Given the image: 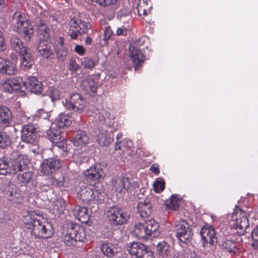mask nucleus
<instances>
[{"label":"nucleus","instance_id":"37","mask_svg":"<svg viewBox=\"0 0 258 258\" xmlns=\"http://www.w3.org/2000/svg\"><path fill=\"white\" fill-rule=\"evenodd\" d=\"M80 63L84 69L92 70L97 64L98 62L92 57L86 56L80 58Z\"/></svg>","mask_w":258,"mask_h":258},{"label":"nucleus","instance_id":"1","mask_svg":"<svg viewBox=\"0 0 258 258\" xmlns=\"http://www.w3.org/2000/svg\"><path fill=\"white\" fill-rule=\"evenodd\" d=\"M23 221L25 227L31 229L32 234L36 237L46 239L53 234L51 224L34 211L27 212Z\"/></svg>","mask_w":258,"mask_h":258},{"label":"nucleus","instance_id":"36","mask_svg":"<svg viewBox=\"0 0 258 258\" xmlns=\"http://www.w3.org/2000/svg\"><path fill=\"white\" fill-rule=\"evenodd\" d=\"M12 119L11 111L5 106H0V121L5 124H8Z\"/></svg>","mask_w":258,"mask_h":258},{"label":"nucleus","instance_id":"32","mask_svg":"<svg viewBox=\"0 0 258 258\" xmlns=\"http://www.w3.org/2000/svg\"><path fill=\"white\" fill-rule=\"evenodd\" d=\"M66 204L64 200L58 199L54 202L51 208V212L54 215H59L63 213L66 209Z\"/></svg>","mask_w":258,"mask_h":258},{"label":"nucleus","instance_id":"15","mask_svg":"<svg viewBox=\"0 0 258 258\" xmlns=\"http://www.w3.org/2000/svg\"><path fill=\"white\" fill-rule=\"evenodd\" d=\"M17 67L14 62L8 59L0 56V73L8 76L17 73Z\"/></svg>","mask_w":258,"mask_h":258},{"label":"nucleus","instance_id":"8","mask_svg":"<svg viewBox=\"0 0 258 258\" xmlns=\"http://www.w3.org/2000/svg\"><path fill=\"white\" fill-rule=\"evenodd\" d=\"M63 105L68 110L80 114L86 107V102L81 94L73 93L65 100Z\"/></svg>","mask_w":258,"mask_h":258},{"label":"nucleus","instance_id":"17","mask_svg":"<svg viewBox=\"0 0 258 258\" xmlns=\"http://www.w3.org/2000/svg\"><path fill=\"white\" fill-rule=\"evenodd\" d=\"M38 27V33L41 37L40 40H48L50 36V29L47 25L46 21L42 18H38L36 20Z\"/></svg>","mask_w":258,"mask_h":258},{"label":"nucleus","instance_id":"20","mask_svg":"<svg viewBox=\"0 0 258 258\" xmlns=\"http://www.w3.org/2000/svg\"><path fill=\"white\" fill-rule=\"evenodd\" d=\"M25 88L28 89L31 92L35 94L41 93L43 91L42 84L35 77H30L25 82Z\"/></svg>","mask_w":258,"mask_h":258},{"label":"nucleus","instance_id":"30","mask_svg":"<svg viewBox=\"0 0 258 258\" xmlns=\"http://www.w3.org/2000/svg\"><path fill=\"white\" fill-rule=\"evenodd\" d=\"M10 42L13 48L19 54L25 52V51L29 49L28 47L23 44L21 40L17 37H12Z\"/></svg>","mask_w":258,"mask_h":258},{"label":"nucleus","instance_id":"16","mask_svg":"<svg viewBox=\"0 0 258 258\" xmlns=\"http://www.w3.org/2000/svg\"><path fill=\"white\" fill-rule=\"evenodd\" d=\"M239 244L234 240L225 239L221 244L223 251L229 253L232 256L239 255L241 250Z\"/></svg>","mask_w":258,"mask_h":258},{"label":"nucleus","instance_id":"54","mask_svg":"<svg viewBox=\"0 0 258 258\" xmlns=\"http://www.w3.org/2000/svg\"><path fill=\"white\" fill-rule=\"evenodd\" d=\"M67 141L62 137V140L59 141L58 143H55L54 144L55 146L61 149L63 152H67Z\"/></svg>","mask_w":258,"mask_h":258},{"label":"nucleus","instance_id":"57","mask_svg":"<svg viewBox=\"0 0 258 258\" xmlns=\"http://www.w3.org/2000/svg\"><path fill=\"white\" fill-rule=\"evenodd\" d=\"M140 258H155L153 255V252L149 249L147 247L146 248L145 250L143 253V254L140 256Z\"/></svg>","mask_w":258,"mask_h":258},{"label":"nucleus","instance_id":"13","mask_svg":"<svg viewBox=\"0 0 258 258\" xmlns=\"http://www.w3.org/2000/svg\"><path fill=\"white\" fill-rule=\"evenodd\" d=\"M61 167L59 160L49 158L44 160L41 165V171L45 174L50 175L57 171Z\"/></svg>","mask_w":258,"mask_h":258},{"label":"nucleus","instance_id":"21","mask_svg":"<svg viewBox=\"0 0 258 258\" xmlns=\"http://www.w3.org/2000/svg\"><path fill=\"white\" fill-rule=\"evenodd\" d=\"M147 247L140 242H133L127 245V250L132 255L140 258Z\"/></svg>","mask_w":258,"mask_h":258},{"label":"nucleus","instance_id":"26","mask_svg":"<svg viewBox=\"0 0 258 258\" xmlns=\"http://www.w3.org/2000/svg\"><path fill=\"white\" fill-rule=\"evenodd\" d=\"M85 175L88 179L97 180L102 177V169L96 166L91 167L84 172Z\"/></svg>","mask_w":258,"mask_h":258},{"label":"nucleus","instance_id":"31","mask_svg":"<svg viewBox=\"0 0 258 258\" xmlns=\"http://www.w3.org/2000/svg\"><path fill=\"white\" fill-rule=\"evenodd\" d=\"M135 234L140 238H146L149 236L146 230V222H138L135 224L134 229Z\"/></svg>","mask_w":258,"mask_h":258},{"label":"nucleus","instance_id":"53","mask_svg":"<svg viewBox=\"0 0 258 258\" xmlns=\"http://www.w3.org/2000/svg\"><path fill=\"white\" fill-rule=\"evenodd\" d=\"M113 34V31L110 26H107L104 31V38L103 40L104 43L107 45L109 40L111 38Z\"/></svg>","mask_w":258,"mask_h":258},{"label":"nucleus","instance_id":"60","mask_svg":"<svg viewBox=\"0 0 258 258\" xmlns=\"http://www.w3.org/2000/svg\"><path fill=\"white\" fill-rule=\"evenodd\" d=\"M97 120L100 122V124H104L106 122V118L105 117V114L104 113V111H102L101 113H100L97 115Z\"/></svg>","mask_w":258,"mask_h":258},{"label":"nucleus","instance_id":"33","mask_svg":"<svg viewBox=\"0 0 258 258\" xmlns=\"http://www.w3.org/2000/svg\"><path fill=\"white\" fill-rule=\"evenodd\" d=\"M157 251L159 254L163 257H166L171 254L172 249L169 244L164 241H161L158 244Z\"/></svg>","mask_w":258,"mask_h":258},{"label":"nucleus","instance_id":"45","mask_svg":"<svg viewBox=\"0 0 258 258\" xmlns=\"http://www.w3.org/2000/svg\"><path fill=\"white\" fill-rule=\"evenodd\" d=\"M11 144L9 136L6 132H0V148H5Z\"/></svg>","mask_w":258,"mask_h":258},{"label":"nucleus","instance_id":"25","mask_svg":"<svg viewBox=\"0 0 258 258\" xmlns=\"http://www.w3.org/2000/svg\"><path fill=\"white\" fill-rule=\"evenodd\" d=\"M151 4L148 1L139 0L137 9L138 15L144 19L151 12Z\"/></svg>","mask_w":258,"mask_h":258},{"label":"nucleus","instance_id":"41","mask_svg":"<svg viewBox=\"0 0 258 258\" xmlns=\"http://www.w3.org/2000/svg\"><path fill=\"white\" fill-rule=\"evenodd\" d=\"M19 172L17 175L19 181L23 184H26L30 181L33 175L32 172L26 170Z\"/></svg>","mask_w":258,"mask_h":258},{"label":"nucleus","instance_id":"27","mask_svg":"<svg viewBox=\"0 0 258 258\" xmlns=\"http://www.w3.org/2000/svg\"><path fill=\"white\" fill-rule=\"evenodd\" d=\"M89 138L87 133L82 131H79L77 132L74 139L73 140V143L74 146H80L86 145L89 142Z\"/></svg>","mask_w":258,"mask_h":258},{"label":"nucleus","instance_id":"11","mask_svg":"<svg viewBox=\"0 0 258 258\" xmlns=\"http://www.w3.org/2000/svg\"><path fill=\"white\" fill-rule=\"evenodd\" d=\"M139 42H136L130 46L131 58L135 70H138L142 67L144 62L145 56L143 54L142 49L139 48Z\"/></svg>","mask_w":258,"mask_h":258},{"label":"nucleus","instance_id":"47","mask_svg":"<svg viewBox=\"0 0 258 258\" xmlns=\"http://www.w3.org/2000/svg\"><path fill=\"white\" fill-rule=\"evenodd\" d=\"M10 81V79H5L1 81V89L3 91L9 93H11L13 92Z\"/></svg>","mask_w":258,"mask_h":258},{"label":"nucleus","instance_id":"52","mask_svg":"<svg viewBox=\"0 0 258 258\" xmlns=\"http://www.w3.org/2000/svg\"><path fill=\"white\" fill-rule=\"evenodd\" d=\"M81 68L80 66L77 62L76 59L71 58L69 60V69L72 73H76Z\"/></svg>","mask_w":258,"mask_h":258},{"label":"nucleus","instance_id":"5","mask_svg":"<svg viewBox=\"0 0 258 258\" xmlns=\"http://www.w3.org/2000/svg\"><path fill=\"white\" fill-rule=\"evenodd\" d=\"M80 199L84 202L102 203L105 196V193L101 185L98 184L91 188L90 186L83 185L78 190Z\"/></svg>","mask_w":258,"mask_h":258},{"label":"nucleus","instance_id":"6","mask_svg":"<svg viewBox=\"0 0 258 258\" xmlns=\"http://www.w3.org/2000/svg\"><path fill=\"white\" fill-rule=\"evenodd\" d=\"M106 215L109 222L113 226L124 225L131 219L130 215L127 212L117 206L108 208Z\"/></svg>","mask_w":258,"mask_h":258},{"label":"nucleus","instance_id":"35","mask_svg":"<svg viewBox=\"0 0 258 258\" xmlns=\"http://www.w3.org/2000/svg\"><path fill=\"white\" fill-rule=\"evenodd\" d=\"M146 230L148 233L149 236H156L155 233L159 227V223L153 219H151L145 221Z\"/></svg>","mask_w":258,"mask_h":258},{"label":"nucleus","instance_id":"40","mask_svg":"<svg viewBox=\"0 0 258 258\" xmlns=\"http://www.w3.org/2000/svg\"><path fill=\"white\" fill-rule=\"evenodd\" d=\"M179 199L176 195H172L169 200L165 202L166 207L172 210H177L179 209Z\"/></svg>","mask_w":258,"mask_h":258},{"label":"nucleus","instance_id":"46","mask_svg":"<svg viewBox=\"0 0 258 258\" xmlns=\"http://www.w3.org/2000/svg\"><path fill=\"white\" fill-rule=\"evenodd\" d=\"M11 172V167H10L9 163L0 159V174L6 175Z\"/></svg>","mask_w":258,"mask_h":258},{"label":"nucleus","instance_id":"64","mask_svg":"<svg viewBox=\"0 0 258 258\" xmlns=\"http://www.w3.org/2000/svg\"><path fill=\"white\" fill-rule=\"evenodd\" d=\"M38 113L40 117L46 118L49 115L47 112H44L43 109H40L38 111Z\"/></svg>","mask_w":258,"mask_h":258},{"label":"nucleus","instance_id":"58","mask_svg":"<svg viewBox=\"0 0 258 258\" xmlns=\"http://www.w3.org/2000/svg\"><path fill=\"white\" fill-rule=\"evenodd\" d=\"M184 258H199L197 254L190 250H187L184 251L183 253Z\"/></svg>","mask_w":258,"mask_h":258},{"label":"nucleus","instance_id":"43","mask_svg":"<svg viewBox=\"0 0 258 258\" xmlns=\"http://www.w3.org/2000/svg\"><path fill=\"white\" fill-rule=\"evenodd\" d=\"M53 184L58 187H69L70 181L68 177L65 176H61L58 179L54 178L52 180Z\"/></svg>","mask_w":258,"mask_h":258},{"label":"nucleus","instance_id":"55","mask_svg":"<svg viewBox=\"0 0 258 258\" xmlns=\"http://www.w3.org/2000/svg\"><path fill=\"white\" fill-rule=\"evenodd\" d=\"M74 51L80 56H83L85 54L86 49L81 45L77 44L74 48Z\"/></svg>","mask_w":258,"mask_h":258},{"label":"nucleus","instance_id":"59","mask_svg":"<svg viewBox=\"0 0 258 258\" xmlns=\"http://www.w3.org/2000/svg\"><path fill=\"white\" fill-rule=\"evenodd\" d=\"M5 43V38L4 36L3 32L0 31V51H3L6 48Z\"/></svg>","mask_w":258,"mask_h":258},{"label":"nucleus","instance_id":"42","mask_svg":"<svg viewBox=\"0 0 258 258\" xmlns=\"http://www.w3.org/2000/svg\"><path fill=\"white\" fill-rule=\"evenodd\" d=\"M113 141V138L110 137L106 134L101 133L98 135L97 142L100 146H107Z\"/></svg>","mask_w":258,"mask_h":258},{"label":"nucleus","instance_id":"3","mask_svg":"<svg viewBox=\"0 0 258 258\" xmlns=\"http://www.w3.org/2000/svg\"><path fill=\"white\" fill-rule=\"evenodd\" d=\"M13 20L17 32L26 41H30L34 35V28L25 14L20 11H17L13 14Z\"/></svg>","mask_w":258,"mask_h":258},{"label":"nucleus","instance_id":"2","mask_svg":"<svg viewBox=\"0 0 258 258\" xmlns=\"http://www.w3.org/2000/svg\"><path fill=\"white\" fill-rule=\"evenodd\" d=\"M251 211L247 208L243 210L237 206H235L230 222V228L237 236H241L246 233L249 227L248 217Z\"/></svg>","mask_w":258,"mask_h":258},{"label":"nucleus","instance_id":"50","mask_svg":"<svg viewBox=\"0 0 258 258\" xmlns=\"http://www.w3.org/2000/svg\"><path fill=\"white\" fill-rule=\"evenodd\" d=\"M153 187L154 191L157 193H160L165 188V182L163 180H156L154 184Z\"/></svg>","mask_w":258,"mask_h":258},{"label":"nucleus","instance_id":"44","mask_svg":"<svg viewBox=\"0 0 258 258\" xmlns=\"http://www.w3.org/2000/svg\"><path fill=\"white\" fill-rule=\"evenodd\" d=\"M48 95L52 101L59 100L60 98V92L58 88L54 86H50L48 89Z\"/></svg>","mask_w":258,"mask_h":258},{"label":"nucleus","instance_id":"19","mask_svg":"<svg viewBox=\"0 0 258 258\" xmlns=\"http://www.w3.org/2000/svg\"><path fill=\"white\" fill-rule=\"evenodd\" d=\"M73 213L75 217L81 223L85 224L89 223L90 215L87 208L76 206L73 210Z\"/></svg>","mask_w":258,"mask_h":258},{"label":"nucleus","instance_id":"22","mask_svg":"<svg viewBox=\"0 0 258 258\" xmlns=\"http://www.w3.org/2000/svg\"><path fill=\"white\" fill-rule=\"evenodd\" d=\"M100 249L103 254L108 258H113L118 253V248L116 245L111 242H104L101 245Z\"/></svg>","mask_w":258,"mask_h":258},{"label":"nucleus","instance_id":"62","mask_svg":"<svg viewBox=\"0 0 258 258\" xmlns=\"http://www.w3.org/2000/svg\"><path fill=\"white\" fill-rule=\"evenodd\" d=\"M150 170L153 172L155 175H157L160 173L159 168L158 165L156 164H153L150 167Z\"/></svg>","mask_w":258,"mask_h":258},{"label":"nucleus","instance_id":"56","mask_svg":"<svg viewBox=\"0 0 258 258\" xmlns=\"http://www.w3.org/2000/svg\"><path fill=\"white\" fill-rule=\"evenodd\" d=\"M127 34V29L124 26L117 28L116 31V35L117 36H125Z\"/></svg>","mask_w":258,"mask_h":258},{"label":"nucleus","instance_id":"18","mask_svg":"<svg viewBox=\"0 0 258 258\" xmlns=\"http://www.w3.org/2000/svg\"><path fill=\"white\" fill-rule=\"evenodd\" d=\"M137 209L142 218L149 217L153 211L152 205L149 199H145L143 202H139Z\"/></svg>","mask_w":258,"mask_h":258},{"label":"nucleus","instance_id":"14","mask_svg":"<svg viewBox=\"0 0 258 258\" xmlns=\"http://www.w3.org/2000/svg\"><path fill=\"white\" fill-rule=\"evenodd\" d=\"M29 160L26 156L19 155L16 159H14L11 163V169L14 173L21 172L24 170H28L27 164Z\"/></svg>","mask_w":258,"mask_h":258},{"label":"nucleus","instance_id":"4","mask_svg":"<svg viewBox=\"0 0 258 258\" xmlns=\"http://www.w3.org/2000/svg\"><path fill=\"white\" fill-rule=\"evenodd\" d=\"M86 239L84 227L77 224L72 223L64 236V242L66 246L69 247H80Z\"/></svg>","mask_w":258,"mask_h":258},{"label":"nucleus","instance_id":"12","mask_svg":"<svg viewBox=\"0 0 258 258\" xmlns=\"http://www.w3.org/2000/svg\"><path fill=\"white\" fill-rule=\"evenodd\" d=\"M203 245L204 247L208 246V244L213 245L216 237L215 229L211 226L206 225L201 230Z\"/></svg>","mask_w":258,"mask_h":258},{"label":"nucleus","instance_id":"29","mask_svg":"<svg viewBox=\"0 0 258 258\" xmlns=\"http://www.w3.org/2000/svg\"><path fill=\"white\" fill-rule=\"evenodd\" d=\"M74 118L69 113H60L56 120V124L59 128H63L70 126Z\"/></svg>","mask_w":258,"mask_h":258},{"label":"nucleus","instance_id":"51","mask_svg":"<svg viewBox=\"0 0 258 258\" xmlns=\"http://www.w3.org/2000/svg\"><path fill=\"white\" fill-rule=\"evenodd\" d=\"M253 240L251 246L254 249H258V226L254 228L251 233Z\"/></svg>","mask_w":258,"mask_h":258},{"label":"nucleus","instance_id":"61","mask_svg":"<svg viewBox=\"0 0 258 258\" xmlns=\"http://www.w3.org/2000/svg\"><path fill=\"white\" fill-rule=\"evenodd\" d=\"M130 188H128V191H132V190H135L137 189L139 187V184L138 181H133V183H131L130 181Z\"/></svg>","mask_w":258,"mask_h":258},{"label":"nucleus","instance_id":"38","mask_svg":"<svg viewBox=\"0 0 258 258\" xmlns=\"http://www.w3.org/2000/svg\"><path fill=\"white\" fill-rule=\"evenodd\" d=\"M82 86L86 92L95 93L97 89V84L93 79H86L83 81L82 83Z\"/></svg>","mask_w":258,"mask_h":258},{"label":"nucleus","instance_id":"28","mask_svg":"<svg viewBox=\"0 0 258 258\" xmlns=\"http://www.w3.org/2000/svg\"><path fill=\"white\" fill-rule=\"evenodd\" d=\"M130 185V179L124 177H119L117 178L114 184L116 190L119 192H121L124 190L128 191Z\"/></svg>","mask_w":258,"mask_h":258},{"label":"nucleus","instance_id":"34","mask_svg":"<svg viewBox=\"0 0 258 258\" xmlns=\"http://www.w3.org/2000/svg\"><path fill=\"white\" fill-rule=\"evenodd\" d=\"M46 136L49 140L52 142V144L58 143L59 141L62 140V133L60 130L56 128H51L46 132Z\"/></svg>","mask_w":258,"mask_h":258},{"label":"nucleus","instance_id":"39","mask_svg":"<svg viewBox=\"0 0 258 258\" xmlns=\"http://www.w3.org/2000/svg\"><path fill=\"white\" fill-rule=\"evenodd\" d=\"M10 81L13 91H21L23 87H25L26 85V84L23 81V79L21 77L10 79Z\"/></svg>","mask_w":258,"mask_h":258},{"label":"nucleus","instance_id":"23","mask_svg":"<svg viewBox=\"0 0 258 258\" xmlns=\"http://www.w3.org/2000/svg\"><path fill=\"white\" fill-rule=\"evenodd\" d=\"M21 57V67L24 71H27L32 68L34 61L29 48L25 52L19 54Z\"/></svg>","mask_w":258,"mask_h":258},{"label":"nucleus","instance_id":"9","mask_svg":"<svg viewBox=\"0 0 258 258\" xmlns=\"http://www.w3.org/2000/svg\"><path fill=\"white\" fill-rule=\"evenodd\" d=\"M70 25L69 35L72 39H76L79 35L86 33L91 27L90 23L76 17L71 19Z\"/></svg>","mask_w":258,"mask_h":258},{"label":"nucleus","instance_id":"49","mask_svg":"<svg viewBox=\"0 0 258 258\" xmlns=\"http://www.w3.org/2000/svg\"><path fill=\"white\" fill-rule=\"evenodd\" d=\"M119 0H96V2L102 7H114L119 4Z\"/></svg>","mask_w":258,"mask_h":258},{"label":"nucleus","instance_id":"7","mask_svg":"<svg viewBox=\"0 0 258 258\" xmlns=\"http://www.w3.org/2000/svg\"><path fill=\"white\" fill-rule=\"evenodd\" d=\"M174 230L176 238L183 243H188L193 236L191 226L185 220L175 221Z\"/></svg>","mask_w":258,"mask_h":258},{"label":"nucleus","instance_id":"63","mask_svg":"<svg viewBox=\"0 0 258 258\" xmlns=\"http://www.w3.org/2000/svg\"><path fill=\"white\" fill-rule=\"evenodd\" d=\"M57 44L58 45L57 47H62L64 46V38L62 37H58L57 40Z\"/></svg>","mask_w":258,"mask_h":258},{"label":"nucleus","instance_id":"24","mask_svg":"<svg viewBox=\"0 0 258 258\" xmlns=\"http://www.w3.org/2000/svg\"><path fill=\"white\" fill-rule=\"evenodd\" d=\"M37 50L40 54L46 58H49L53 54L51 44L47 42V40H40L37 46Z\"/></svg>","mask_w":258,"mask_h":258},{"label":"nucleus","instance_id":"10","mask_svg":"<svg viewBox=\"0 0 258 258\" xmlns=\"http://www.w3.org/2000/svg\"><path fill=\"white\" fill-rule=\"evenodd\" d=\"M39 129L35 125L27 124L22 129L21 139L27 143L35 145L37 143V135Z\"/></svg>","mask_w":258,"mask_h":258},{"label":"nucleus","instance_id":"48","mask_svg":"<svg viewBox=\"0 0 258 258\" xmlns=\"http://www.w3.org/2000/svg\"><path fill=\"white\" fill-rule=\"evenodd\" d=\"M56 53L58 59L63 61L65 60L68 54V51L65 47H58L56 50Z\"/></svg>","mask_w":258,"mask_h":258}]
</instances>
